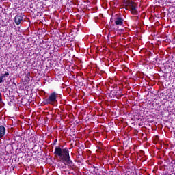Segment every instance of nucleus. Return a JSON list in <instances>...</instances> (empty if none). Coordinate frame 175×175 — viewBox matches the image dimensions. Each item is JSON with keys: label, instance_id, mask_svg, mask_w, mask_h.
Wrapping results in <instances>:
<instances>
[{"label": "nucleus", "instance_id": "f257e3e1", "mask_svg": "<svg viewBox=\"0 0 175 175\" xmlns=\"http://www.w3.org/2000/svg\"><path fill=\"white\" fill-rule=\"evenodd\" d=\"M56 158H59L60 162H62L66 166H72L73 161L70 159L69 154V149L68 148H62L61 147L56 146L54 152Z\"/></svg>", "mask_w": 175, "mask_h": 175}, {"label": "nucleus", "instance_id": "f03ea898", "mask_svg": "<svg viewBox=\"0 0 175 175\" xmlns=\"http://www.w3.org/2000/svg\"><path fill=\"white\" fill-rule=\"evenodd\" d=\"M57 98H58V94L56 92L51 93L49 98L45 100L46 105H54L57 102Z\"/></svg>", "mask_w": 175, "mask_h": 175}, {"label": "nucleus", "instance_id": "7ed1b4c3", "mask_svg": "<svg viewBox=\"0 0 175 175\" xmlns=\"http://www.w3.org/2000/svg\"><path fill=\"white\" fill-rule=\"evenodd\" d=\"M111 20V23H114V24H116L117 27H121V25H124V18L118 15L113 16Z\"/></svg>", "mask_w": 175, "mask_h": 175}, {"label": "nucleus", "instance_id": "20e7f679", "mask_svg": "<svg viewBox=\"0 0 175 175\" xmlns=\"http://www.w3.org/2000/svg\"><path fill=\"white\" fill-rule=\"evenodd\" d=\"M23 20H24V17H23L22 16L16 15L14 17V21H15V23L16 24V25H20V24H21V21H23Z\"/></svg>", "mask_w": 175, "mask_h": 175}, {"label": "nucleus", "instance_id": "39448f33", "mask_svg": "<svg viewBox=\"0 0 175 175\" xmlns=\"http://www.w3.org/2000/svg\"><path fill=\"white\" fill-rule=\"evenodd\" d=\"M9 77V72H5V74H2L0 76V84L1 83H3V81H5V80H6V77Z\"/></svg>", "mask_w": 175, "mask_h": 175}, {"label": "nucleus", "instance_id": "423d86ee", "mask_svg": "<svg viewBox=\"0 0 175 175\" xmlns=\"http://www.w3.org/2000/svg\"><path fill=\"white\" fill-rule=\"evenodd\" d=\"M5 133H6V129L3 126H0V139L5 136Z\"/></svg>", "mask_w": 175, "mask_h": 175}, {"label": "nucleus", "instance_id": "0eeeda50", "mask_svg": "<svg viewBox=\"0 0 175 175\" xmlns=\"http://www.w3.org/2000/svg\"><path fill=\"white\" fill-rule=\"evenodd\" d=\"M130 8L132 14H136V13H137V10H136V4L133 3Z\"/></svg>", "mask_w": 175, "mask_h": 175}, {"label": "nucleus", "instance_id": "6e6552de", "mask_svg": "<svg viewBox=\"0 0 175 175\" xmlns=\"http://www.w3.org/2000/svg\"><path fill=\"white\" fill-rule=\"evenodd\" d=\"M133 3V1L131 0H124V6H129L131 8Z\"/></svg>", "mask_w": 175, "mask_h": 175}, {"label": "nucleus", "instance_id": "1a4fd4ad", "mask_svg": "<svg viewBox=\"0 0 175 175\" xmlns=\"http://www.w3.org/2000/svg\"><path fill=\"white\" fill-rule=\"evenodd\" d=\"M0 102H2V94L0 93Z\"/></svg>", "mask_w": 175, "mask_h": 175}, {"label": "nucleus", "instance_id": "9d476101", "mask_svg": "<svg viewBox=\"0 0 175 175\" xmlns=\"http://www.w3.org/2000/svg\"><path fill=\"white\" fill-rule=\"evenodd\" d=\"M113 1H116V0H113Z\"/></svg>", "mask_w": 175, "mask_h": 175}]
</instances>
